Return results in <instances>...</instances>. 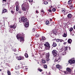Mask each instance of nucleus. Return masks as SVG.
<instances>
[{"label": "nucleus", "mask_w": 75, "mask_h": 75, "mask_svg": "<svg viewBox=\"0 0 75 75\" xmlns=\"http://www.w3.org/2000/svg\"><path fill=\"white\" fill-rule=\"evenodd\" d=\"M21 20L19 21L20 23H21V22L24 23V24H25L24 23L26 22L25 25V27L26 28H28V26H29V21H27V18H25L24 17H23L21 18Z\"/></svg>", "instance_id": "nucleus-1"}, {"label": "nucleus", "mask_w": 75, "mask_h": 75, "mask_svg": "<svg viewBox=\"0 0 75 75\" xmlns=\"http://www.w3.org/2000/svg\"><path fill=\"white\" fill-rule=\"evenodd\" d=\"M21 7L22 10L24 11H26L27 9H28V3L26 2L23 3L21 5Z\"/></svg>", "instance_id": "nucleus-2"}, {"label": "nucleus", "mask_w": 75, "mask_h": 75, "mask_svg": "<svg viewBox=\"0 0 75 75\" xmlns=\"http://www.w3.org/2000/svg\"><path fill=\"white\" fill-rule=\"evenodd\" d=\"M16 38L18 40H20V42H22L24 41V38L21 36V35L18 34L16 35Z\"/></svg>", "instance_id": "nucleus-3"}, {"label": "nucleus", "mask_w": 75, "mask_h": 75, "mask_svg": "<svg viewBox=\"0 0 75 75\" xmlns=\"http://www.w3.org/2000/svg\"><path fill=\"white\" fill-rule=\"evenodd\" d=\"M67 71H64V72L65 75H67V74H69V73H71L72 72V70L71 69L67 67L66 69Z\"/></svg>", "instance_id": "nucleus-4"}, {"label": "nucleus", "mask_w": 75, "mask_h": 75, "mask_svg": "<svg viewBox=\"0 0 75 75\" xmlns=\"http://www.w3.org/2000/svg\"><path fill=\"white\" fill-rule=\"evenodd\" d=\"M44 45L47 50H50V44L48 42H46Z\"/></svg>", "instance_id": "nucleus-5"}, {"label": "nucleus", "mask_w": 75, "mask_h": 75, "mask_svg": "<svg viewBox=\"0 0 75 75\" xmlns=\"http://www.w3.org/2000/svg\"><path fill=\"white\" fill-rule=\"evenodd\" d=\"M52 52L54 57H56L57 55V51L56 50H54L52 51Z\"/></svg>", "instance_id": "nucleus-6"}, {"label": "nucleus", "mask_w": 75, "mask_h": 75, "mask_svg": "<svg viewBox=\"0 0 75 75\" xmlns=\"http://www.w3.org/2000/svg\"><path fill=\"white\" fill-rule=\"evenodd\" d=\"M69 62L70 64H74L75 61L74 59H71L69 61Z\"/></svg>", "instance_id": "nucleus-7"}, {"label": "nucleus", "mask_w": 75, "mask_h": 75, "mask_svg": "<svg viewBox=\"0 0 75 75\" xmlns=\"http://www.w3.org/2000/svg\"><path fill=\"white\" fill-rule=\"evenodd\" d=\"M61 61V57H59L58 58H56L55 59L54 62H60Z\"/></svg>", "instance_id": "nucleus-8"}, {"label": "nucleus", "mask_w": 75, "mask_h": 75, "mask_svg": "<svg viewBox=\"0 0 75 75\" xmlns=\"http://www.w3.org/2000/svg\"><path fill=\"white\" fill-rule=\"evenodd\" d=\"M52 33L55 35H57V32L55 30H53L52 31Z\"/></svg>", "instance_id": "nucleus-9"}, {"label": "nucleus", "mask_w": 75, "mask_h": 75, "mask_svg": "<svg viewBox=\"0 0 75 75\" xmlns=\"http://www.w3.org/2000/svg\"><path fill=\"white\" fill-rule=\"evenodd\" d=\"M16 25L15 24L14 25H11L10 27V28H13V29H15L16 28Z\"/></svg>", "instance_id": "nucleus-10"}, {"label": "nucleus", "mask_w": 75, "mask_h": 75, "mask_svg": "<svg viewBox=\"0 0 75 75\" xmlns=\"http://www.w3.org/2000/svg\"><path fill=\"white\" fill-rule=\"evenodd\" d=\"M57 44L55 42H53V43L52 46H53V47H57Z\"/></svg>", "instance_id": "nucleus-11"}, {"label": "nucleus", "mask_w": 75, "mask_h": 75, "mask_svg": "<svg viewBox=\"0 0 75 75\" xmlns=\"http://www.w3.org/2000/svg\"><path fill=\"white\" fill-rule=\"evenodd\" d=\"M46 58H48L50 57V53H47L46 54Z\"/></svg>", "instance_id": "nucleus-12"}, {"label": "nucleus", "mask_w": 75, "mask_h": 75, "mask_svg": "<svg viewBox=\"0 0 75 75\" xmlns=\"http://www.w3.org/2000/svg\"><path fill=\"white\" fill-rule=\"evenodd\" d=\"M72 40L71 39H69L68 40V42L69 44H71V42H72Z\"/></svg>", "instance_id": "nucleus-13"}, {"label": "nucleus", "mask_w": 75, "mask_h": 75, "mask_svg": "<svg viewBox=\"0 0 75 75\" xmlns=\"http://www.w3.org/2000/svg\"><path fill=\"white\" fill-rule=\"evenodd\" d=\"M67 17L69 18H71L72 17V15H71V14L69 13Z\"/></svg>", "instance_id": "nucleus-14"}, {"label": "nucleus", "mask_w": 75, "mask_h": 75, "mask_svg": "<svg viewBox=\"0 0 75 75\" xmlns=\"http://www.w3.org/2000/svg\"><path fill=\"white\" fill-rule=\"evenodd\" d=\"M16 11H18L19 10V6H16Z\"/></svg>", "instance_id": "nucleus-15"}, {"label": "nucleus", "mask_w": 75, "mask_h": 75, "mask_svg": "<svg viewBox=\"0 0 75 75\" xmlns=\"http://www.w3.org/2000/svg\"><path fill=\"white\" fill-rule=\"evenodd\" d=\"M56 67L58 69H60V68H61V66L59 65V64H57L56 65Z\"/></svg>", "instance_id": "nucleus-16"}, {"label": "nucleus", "mask_w": 75, "mask_h": 75, "mask_svg": "<svg viewBox=\"0 0 75 75\" xmlns=\"http://www.w3.org/2000/svg\"><path fill=\"white\" fill-rule=\"evenodd\" d=\"M24 56L25 57V58H28V55L27 53H25L24 54Z\"/></svg>", "instance_id": "nucleus-17"}, {"label": "nucleus", "mask_w": 75, "mask_h": 75, "mask_svg": "<svg viewBox=\"0 0 75 75\" xmlns=\"http://www.w3.org/2000/svg\"><path fill=\"white\" fill-rule=\"evenodd\" d=\"M45 24L46 25H48L50 24V22L48 21H46Z\"/></svg>", "instance_id": "nucleus-18"}, {"label": "nucleus", "mask_w": 75, "mask_h": 75, "mask_svg": "<svg viewBox=\"0 0 75 75\" xmlns=\"http://www.w3.org/2000/svg\"><path fill=\"white\" fill-rule=\"evenodd\" d=\"M68 50V47H65L64 49V51H66Z\"/></svg>", "instance_id": "nucleus-19"}, {"label": "nucleus", "mask_w": 75, "mask_h": 75, "mask_svg": "<svg viewBox=\"0 0 75 75\" xmlns=\"http://www.w3.org/2000/svg\"><path fill=\"white\" fill-rule=\"evenodd\" d=\"M42 41H44V40H45V37H43V36H42Z\"/></svg>", "instance_id": "nucleus-20"}, {"label": "nucleus", "mask_w": 75, "mask_h": 75, "mask_svg": "<svg viewBox=\"0 0 75 75\" xmlns=\"http://www.w3.org/2000/svg\"><path fill=\"white\" fill-rule=\"evenodd\" d=\"M71 3H72V1L71 0H69L68 2V4H71Z\"/></svg>", "instance_id": "nucleus-21"}, {"label": "nucleus", "mask_w": 75, "mask_h": 75, "mask_svg": "<svg viewBox=\"0 0 75 75\" xmlns=\"http://www.w3.org/2000/svg\"><path fill=\"white\" fill-rule=\"evenodd\" d=\"M18 60H21V56H19L17 57Z\"/></svg>", "instance_id": "nucleus-22"}, {"label": "nucleus", "mask_w": 75, "mask_h": 75, "mask_svg": "<svg viewBox=\"0 0 75 75\" xmlns=\"http://www.w3.org/2000/svg\"><path fill=\"white\" fill-rule=\"evenodd\" d=\"M42 62L43 64H45L46 63V62L45 60H42Z\"/></svg>", "instance_id": "nucleus-23"}, {"label": "nucleus", "mask_w": 75, "mask_h": 75, "mask_svg": "<svg viewBox=\"0 0 75 75\" xmlns=\"http://www.w3.org/2000/svg\"><path fill=\"white\" fill-rule=\"evenodd\" d=\"M44 4L46 5V4H48V2L47 1H44Z\"/></svg>", "instance_id": "nucleus-24"}, {"label": "nucleus", "mask_w": 75, "mask_h": 75, "mask_svg": "<svg viewBox=\"0 0 75 75\" xmlns=\"http://www.w3.org/2000/svg\"><path fill=\"white\" fill-rule=\"evenodd\" d=\"M7 74L8 75H11V72H10V71H7Z\"/></svg>", "instance_id": "nucleus-25"}, {"label": "nucleus", "mask_w": 75, "mask_h": 75, "mask_svg": "<svg viewBox=\"0 0 75 75\" xmlns=\"http://www.w3.org/2000/svg\"><path fill=\"white\" fill-rule=\"evenodd\" d=\"M38 71L40 72H42V69H41L40 68L38 69Z\"/></svg>", "instance_id": "nucleus-26"}, {"label": "nucleus", "mask_w": 75, "mask_h": 75, "mask_svg": "<svg viewBox=\"0 0 75 75\" xmlns=\"http://www.w3.org/2000/svg\"><path fill=\"white\" fill-rule=\"evenodd\" d=\"M44 67L46 69H47V65L46 64H45L44 65Z\"/></svg>", "instance_id": "nucleus-27"}, {"label": "nucleus", "mask_w": 75, "mask_h": 75, "mask_svg": "<svg viewBox=\"0 0 75 75\" xmlns=\"http://www.w3.org/2000/svg\"><path fill=\"white\" fill-rule=\"evenodd\" d=\"M74 8V6H73V5H71L70 6V8H71V9H72V8Z\"/></svg>", "instance_id": "nucleus-28"}, {"label": "nucleus", "mask_w": 75, "mask_h": 75, "mask_svg": "<svg viewBox=\"0 0 75 75\" xmlns=\"http://www.w3.org/2000/svg\"><path fill=\"white\" fill-rule=\"evenodd\" d=\"M63 37H67V35L66 33H64V35H63Z\"/></svg>", "instance_id": "nucleus-29"}, {"label": "nucleus", "mask_w": 75, "mask_h": 75, "mask_svg": "<svg viewBox=\"0 0 75 75\" xmlns=\"http://www.w3.org/2000/svg\"><path fill=\"white\" fill-rule=\"evenodd\" d=\"M3 13H6V12H7V10L6 9H4L3 10Z\"/></svg>", "instance_id": "nucleus-30"}, {"label": "nucleus", "mask_w": 75, "mask_h": 75, "mask_svg": "<svg viewBox=\"0 0 75 75\" xmlns=\"http://www.w3.org/2000/svg\"><path fill=\"white\" fill-rule=\"evenodd\" d=\"M16 6H19V2L18 1H17L16 3Z\"/></svg>", "instance_id": "nucleus-31"}, {"label": "nucleus", "mask_w": 75, "mask_h": 75, "mask_svg": "<svg viewBox=\"0 0 75 75\" xmlns=\"http://www.w3.org/2000/svg\"><path fill=\"white\" fill-rule=\"evenodd\" d=\"M52 11L53 12L55 11H56V9L55 8H53L52 9Z\"/></svg>", "instance_id": "nucleus-32"}, {"label": "nucleus", "mask_w": 75, "mask_h": 75, "mask_svg": "<svg viewBox=\"0 0 75 75\" xmlns=\"http://www.w3.org/2000/svg\"><path fill=\"white\" fill-rule=\"evenodd\" d=\"M72 30H73V28H71L69 30V31L70 32L72 31Z\"/></svg>", "instance_id": "nucleus-33"}, {"label": "nucleus", "mask_w": 75, "mask_h": 75, "mask_svg": "<svg viewBox=\"0 0 75 75\" xmlns=\"http://www.w3.org/2000/svg\"><path fill=\"white\" fill-rule=\"evenodd\" d=\"M15 69H16V70L18 69V66H16L15 67Z\"/></svg>", "instance_id": "nucleus-34"}, {"label": "nucleus", "mask_w": 75, "mask_h": 75, "mask_svg": "<svg viewBox=\"0 0 75 75\" xmlns=\"http://www.w3.org/2000/svg\"><path fill=\"white\" fill-rule=\"evenodd\" d=\"M62 54H63V55H65V54H66V52H63L62 53Z\"/></svg>", "instance_id": "nucleus-35"}, {"label": "nucleus", "mask_w": 75, "mask_h": 75, "mask_svg": "<svg viewBox=\"0 0 75 75\" xmlns=\"http://www.w3.org/2000/svg\"><path fill=\"white\" fill-rule=\"evenodd\" d=\"M14 11H11V13H12V14H13L14 13Z\"/></svg>", "instance_id": "nucleus-36"}, {"label": "nucleus", "mask_w": 75, "mask_h": 75, "mask_svg": "<svg viewBox=\"0 0 75 75\" xmlns=\"http://www.w3.org/2000/svg\"><path fill=\"white\" fill-rule=\"evenodd\" d=\"M62 13H64V12H65V11L64 9H62Z\"/></svg>", "instance_id": "nucleus-37"}, {"label": "nucleus", "mask_w": 75, "mask_h": 75, "mask_svg": "<svg viewBox=\"0 0 75 75\" xmlns=\"http://www.w3.org/2000/svg\"><path fill=\"white\" fill-rule=\"evenodd\" d=\"M59 39H56V41L57 42H59Z\"/></svg>", "instance_id": "nucleus-38"}, {"label": "nucleus", "mask_w": 75, "mask_h": 75, "mask_svg": "<svg viewBox=\"0 0 75 75\" xmlns=\"http://www.w3.org/2000/svg\"><path fill=\"white\" fill-rule=\"evenodd\" d=\"M48 11L49 12H50V13H52V10L51 9H48Z\"/></svg>", "instance_id": "nucleus-39"}, {"label": "nucleus", "mask_w": 75, "mask_h": 75, "mask_svg": "<svg viewBox=\"0 0 75 75\" xmlns=\"http://www.w3.org/2000/svg\"><path fill=\"white\" fill-rule=\"evenodd\" d=\"M18 13H20V14H21V13H22L21 11V10H19L18 11Z\"/></svg>", "instance_id": "nucleus-40"}, {"label": "nucleus", "mask_w": 75, "mask_h": 75, "mask_svg": "<svg viewBox=\"0 0 75 75\" xmlns=\"http://www.w3.org/2000/svg\"><path fill=\"white\" fill-rule=\"evenodd\" d=\"M47 59H46V61H50V59L49 58H46Z\"/></svg>", "instance_id": "nucleus-41"}, {"label": "nucleus", "mask_w": 75, "mask_h": 75, "mask_svg": "<svg viewBox=\"0 0 75 75\" xmlns=\"http://www.w3.org/2000/svg\"><path fill=\"white\" fill-rule=\"evenodd\" d=\"M41 10V12H43V13H45V12H44V10L42 9V10Z\"/></svg>", "instance_id": "nucleus-42"}, {"label": "nucleus", "mask_w": 75, "mask_h": 75, "mask_svg": "<svg viewBox=\"0 0 75 75\" xmlns=\"http://www.w3.org/2000/svg\"><path fill=\"white\" fill-rule=\"evenodd\" d=\"M24 59V57L23 56H21V60Z\"/></svg>", "instance_id": "nucleus-43"}, {"label": "nucleus", "mask_w": 75, "mask_h": 75, "mask_svg": "<svg viewBox=\"0 0 75 75\" xmlns=\"http://www.w3.org/2000/svg\"><path fill=\"white\" fill-rule=\"evenodd\" d=\"M59 41H60V42H62V41H63V40H62V39L59 40Z\"/></svg>", "instance_id": "nucleus-44"}, {"label": "nucleus", "mask_w": 75, "mask_h": 75, "mask_svg": "<svg viewBox=\"0 0 75 75\" xmlns=\"http://www.w3.org/2000/svg\"><path fill=\"white\" fill-rule=\"evenodd\" d=\"M29 2H30V3H31L33 1V0H29Z\"/></svg>", "instance_id": "nucleus-45"}, {"label": "nucleus", "mask_w": 75, "mask_h": 75, "mask_svg": "<svg viewBox=\"0 0 75 75\" xmlns=\"http://www.w3.org/2000/svg\"><path fill=\"white\" fill-rule=\"evenodd\" d=\"M2 1H4H4L6 2V0H2Z\"/></svg>", "instance_id": "nucleus-46"}, {"label": "nucleus", "mask_w": 75, "mask_h": 75, "mask_svg": "<svg viewBox=\"0 0 75 75\" xmlns=\"http://www.w3.org/2000/svg\"><path fill=\"white\" fill-rule=\"evenodd\" d=\"M50 21H52V19H51V18H50Z\"/></svg>", "instance_id": "nucleus-47"}, {"label": "nucleus", "mask_w": 75, "mask_h": 75, "mask_svg": "<svg viewBox=\"0 0 75 75\" xmlns=\"http://www.w3.org/2000/svg\"><path fill=\"white\" fill-rule=\"evenodd\" d=\"M13 51L14 52H16V50H13Z\"/></svg>", "instance_id": "nucleus-48"}, {"label": "nucleus", "mask_w": 75, "mask_h": 75, "mask_svg": "<svg viewBox=\"0 0 75 75\" xmlns=\"http://www.w3.org/2000/svg\"><path fill=\"white\" fill-rule=\"evenodd\" d=\"M69 50H71V47H69Z\"/></svg>", "instance_id": "nucleus-49"}, {"label": "nucleus", "mask_w": 75, "mask_h": 75, "mask_svg": "<svg viewBox=\"0 0 75 75\" xmlns=\"http://www.w3.org/2000/svg\"><path fill=\"white\" fill-rule=\"evenodd\" d=\"M36 13H38V10L36 11Z\"/></svg>", "instance_id": "nucleus-50"}, {"label": "nucleus", "mask_w": 75, "mask_h": 75, "mask_svg": "<svg viewBox=\"0 0 75 75\" xmlns=\"http://www.w3.org/2000/svg\"><path fill=\"white\" fill-rule=\"evenodd\" d=\"M53 7H52V6H51V8H52Z\"/></svg>", "instance_id": "nucleus-51"}, {"label": "nucleus", "mask_w": 75, "mask_h": 75, "mask_svg": "<svg viewBox=\"0 0 75 75\" xmlns=\"http://www.w3.org/2000/svg\"><path fill=\"white\" fill-rule=\"evenodd\" d=\"M49 75H51V72H49Z\"/></svg>", "instance_id": "nucleus-52"}, {"label": "nucleus", "mask_w": 75, "mask_h": 75, "mask_svg": "<svg viewBox=\"0 0 75 75\" xmlns=\"http://www.w3.org/2000/svg\"><path fill=\"white\" fill-rule=\"evenodd\" d=\"M19 67V68H21V67H20V65H19L18 66Z\"/></svg>", "instance_id": "nucleus-53"}, {"label": "nucleus", "mask_w": 75, "mask_h": 75, "mask_svg": "<svg viewBox=\"0 0 75 75\" xmlns=\"http://www.w3.org/2000/svg\"><path fill=\"white\" fill-rule=\"evenodd\" d=\"M50 25H52V23H50Z\"/></svg>", "instance_id": "nucleus-54"}, {"label": "nucleus", "mask_w": 75, "mask_h": 75, "mask_svg": "<svg viewBox=\"0 0 75 75\" xmlns=\"http://www.w3.org/2000/svg\"><path fill=\"white\" fill-rule=\"evenodd\" d=\"M74 30H75V26H74Z\"/></svg>", "instance_id": "nucleus-55"}, {"label": "nucleus", "mask_w": 75, "mask_h": 75, "mask_svg": "<svg viewBox=\"0 0 75 75\" xmlns=\"http://www.w3.org/2000/svg\"><path fill=\"white\" fill-rule=\"evenodd\" d=\"M2 71V70L1 69H0V71Z\"/></svg>", "instance_id": "nucleus-56"}, {"label": "nucleus", "mask_w": 75, "mask_h": 75, "mask_svg": "<svg viewBox=\"0 0 75 75\" xmlns=\"http://www.w3.org/2000/svg\"><path fill=\"white\" fill-rule=\"evenodd\" d=\"M26 70L28 69V68H26L25 69Z\"/></svg>", "instance_id": "nucleus-57"}, {"label": "nucleus", "mask_w": 75, "mask_h": 75, "mask_svg": "<svg viewBox=\"0 0 75 75\" xmlns=\"http://www.w3.org/2000/svg\"><path fill=\"white\" fill-rule=\"evenodd\" d=\"M74 34H72V35H74Z\"/></svg>", "instance_id": "nucleus-58"}, {"label": "nucleus", "mask_w": 75, "mask_h": 75, "mask_svg": "<svg viewBox=\"0 0 75 75\" xmlns=\"http://www.w3.org/2000/svg\"><path fill=\"white\" fill-rule=\"evenodd\" d=\"M7 4H9V3H8V2H7Z\"/></svg>", "instance_id": "nucleus-59"}, {"label": "nucleus", "mask_w": 75, "mask_h": 75, "mask_svg": "<svg viewBox=\"0 0 75 75\" xmlns=\"http://www.w3.org/2000/svg\"><path fill=\"white\" fill-rule=\"evenodd\" d=\"M42 17H43V15H42Z\"/></svg>", "instance_id": "nucleus-60"}, {"label": "nucleus", "mask_w": 75, "mask_h": 75, "mask_svg": "<svg viewBox=\"0 0 75 75\" xmlns=\"http://www.w3.org/2000/svg\"><path fill=\"white\" fill-rule=\"evenodd\" d=\"M42 17H43V15H42Z\"/></svg>", "instance_id": "nucleus-61"}, {"label": "nucleus", "mask_w": 75, "mask_h": 75, "mask_svg": "<svg viewBox=\"0 0 75 75\" xmlns=\"http://www.w3.org/2000/svg\"><path fill=\"white\" fill-rule=\"evenodd\" d=\"M66 43L65 42L64 43V44H65Z\"/></svg>", "instance_id": "nucleus-62"}, {"label": "nucleus", "mask_w": 75, "mask_h": 75, "mask_svg": "<svg viewBox=\"0 0 75 75\" xmlns=\"http://www.w3.org/2000/svg\"><path fill=\"white\" fill-rule=\"evenodd\" d=\"M38 64H39V62H38Z\"/></svg>", "instance_id": "nucleus-63"}, {"label": "nucleus", "mask_w": 75, "mask_h": 75, "mask_svg": "<svg viewBox=\"0 0 75 75\" xmlns=\"http://www.w3.org/2000/svg\"><path fill=\"white\" fill-rule=\"evenodd\" d=\"M30 46H31V45H30Z\"/></svg>", "instance_id": "nucleus-64"}]
</instances>
